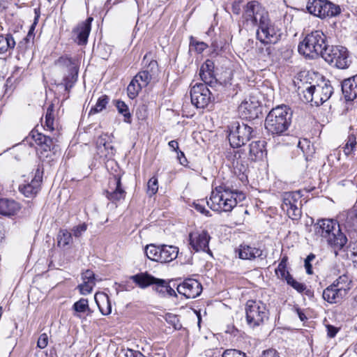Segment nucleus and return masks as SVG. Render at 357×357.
Returning <instances> with one entry per match:
<instances>
[{
  "mask_svg": "<svg viewBox=\"0 0 357 357\" xmlns=\"http://www.w3.org/2000/svg\"><path fill=\"white\" fill-rule=\"evenodd\" d=\"M215 65L213 61L206 59L201 66L199 69V76L201 79L206 85H208L211 88L221 86V84L218 82L214 75Z\"/></svg>",
  "mask_w": 357,
  "mask_h": 357,
  "instance_id": "obj_19",
  "label": "nucleus"
},
{
  "mask_svg": "<svg viewBox=\"0 0 357 357\" xmlns=\"http://www.w3.org/2000/svg\"><path fill=\"white\" fill-rule=\"evenodd\" d=\"M35 11H36V13H36V10H35ZM38 17H39V15L36 14V16L35 20H34V22L31 26V27L29 29V31L28 32V36H33L34 37L33 31H34V29H35V26L37 24V21L38 20Z\"/></svg>",
  "mask_w": 357,
  "mask_h": 357,
  "instance_id": "obj_63",
  "label": "nucleus"
},
{
  "mask_svg": "<svg viewBox=\"0 0 357 357\" xmlns=\"http://www.w3.org/2000/svg\"><path fill=\"white\" fill-rule=\"evenodd\" d=\"M125 357H146L140 351L131 349H123Z\"/></svg>",
  "mask_w": 357,
  "mask_h": 357,
  "instance_id": "obj_54",
  "label": "nucleus"
},
{
  "mask_svg": "<svg viewBox=\"0 0 357 357\" xmlns=\"http://www.w3.org/2000/svg\"><path fill=\"white\" fill-rule=\"evenodd\" d=\"M20 204L13 199H0V214L4 216H13L20 210Z\"/></svg>",
  "mask_w": 357,
  "mask_h": 357,
  "instance_id": "obj_26",
  "label": "nucleus"
},
{
  "mask_svg": "<svg viewBox=\"0 0 357 357\" xmlns=\"http://www.w3.org/2000/svg\"><path fill=\"white\" fill-rule=\"evenodd\" d=\"M193 206H194V208H195V210H197L202 214H203L207 217H209L211 215L210 211L205 208V206L203 204V201H201V202L198 201V202H194Z\"/></svg>",
  "mask_w": 357,
  "mask_h": 357,
  "instance_id": "obj_53",
  "label": "nucleus"
},
{
  "mask_svg": "<svg viewBox=\"0 0 357 357\" xmlns=\"http://www.w3.org/2000/svg\"><path fill=\"white\" fill-rule=\"evenodd\" d=\"M144 252L148 259L151 261L160 263L161 245H155V244L147 245L144 248Z\"/></svg>",
  "mask_w": 357,
  "mask_h": 357,
  "instance_id": "obj_32",
  "label": "nucleus"
},
{
  "mask_svg": "<svg viewBox=\"0 0 357 357\" xmlns=\"http://www.w3.org/2000/svg\"><path fill=\"white\" fill-rule=\"evenodd\" d=\"M280 267V266H278V268L275 269V273L279 279L287 281V280L289 279V277H291L292 275L287 270V266H283V268Z\"/></svg>",
  "mask_w": 357,
  "mask_h": 357,
  "instance_id": "obj_51",
  "label": "nucleus"
},
{
  "mask_svg": "<svg viewBox=\"0 0 357 357\" xmlns=\"http://www.w3.org/2000/svg\"><path fill=\"white\" fill-rule=\"evenodd\" d=\"M327 335L330 337H334L338 332V329L331 325H327Z\"/></svg>",
  "mask_w": 357,
  "mask_h": 357,
  "instance_id": "obj_60",
  "label": "nucleus"
},
{
  "mask_svg": "<svg viewBox=\"0 0 357 357\" xmlns=\"http://www.w3.org/2000/svg\"><path fill=\"white\" fill-rule=\"evenodd\" d=\"M264 141L252 142L248 148L250 159L252 161L261 160L266 155Z\"/></svg>",
  "mask_w": 357,
  "mask_h": 357,
  "instance_id": "obj_28",
  "label": "nucleus"
},
{
  "mask_svg": "<svg viewBox=\"0 0 357 357\" xmlns=\"http://www.w3.org/2000/svg\"><path fill=\"white\" fill-rule=\"evenodd\" d=\"M28 138H31L44 151H51L54 146V139L47 137L36 130H32Z\"/></svg>",
  "mask_w": 357,
  "mask_h": 357,
  "instance_id": "obj_24",
  "label": "nucleus"
},
{
  "mask_svg": "<svg viewBox=\"0 0 357 357\" xmlns=\"http://www.w3.org/2000/svg\"><path fill=\"white\" fill-rule=\"evenodd\" d=\"M43 174V171L38 167L36 169L34 177L32 178L31 181L27 184L20 185L19 186V191L26 197H35L41 188Z\"/></svg>",
  "mask_w": 357,
  "mask_h": 357,
  "instance_id": "obj_14",
  "label": "nucleus"
},
{
  "mask_svg": "<svg viewBox=\"0 0 357 357\" xmlns=\"http://www.w3.org/2000/svg\"><path fill=\"white\" fill-rule=\"evenodd\" d=\"M247 155V153L245 150V149H240L238 150H234L233 152L230 153L229 158L231 160L232 162H241L244 160L245 156Z\"/></svg>",
  "mask_w": 357,
  "mask_h": 357,
  "instance_id": "obj_47",
  "label": "nucleus"
},
{
  "mask_svg": "<svg viewBox=\"0 0 357 357\" xmlns=\"http://www.w3.org/2000/svg\"><path fill=\"white\" fill-rule=\"evenodd\" d=\"M130 279L141 289H146L149 286L153 285L156 281V278L146 271L132 275L130 277Z\"/></svg>",
  "mask_w": 357,
  "mask_h": 357,
  "instance_id": "obj_27",
  "label": "nucleus"
},
{
  "mask_svg": "<svg viewBox=\"0 0 357 357\" xmlns=\"http://www.w3.org/2000/svg\"><path fill=\"white\" fill-rule=\"evenodd\" d=\"M236 252L241 259L253 260L256 258L264 259L266 257H263L264 252L261 249L245 244L241 245Z\"/></svg>",
  "mask_w": 357,
  "mask_h": 357,
  "instance_id": "obj_23",
  "label": "nucleus"
},
{
  "mask_svg": "<svg viewBox=\"0 0 357 357\" xmlns=\"http://www.w3.org/2000/svg\"><path fill=\"white\" fill-rule=\"evenodd\" d=\"M301 195L299 191L284 192L282 195L281 208L286 212L289 218L293 220H298L302 215L301 208Z\"/></svg>",
  "mask_w": 357,
  "mask_h": 357,
  "instance_id": "obj_10",
  "label": "nucleus"
},
{
  "mask_svg": "<svg viewBox=\"0 0 357 357\" xmlns=\"http://www.w3.org/2000/svg\"><path fill=\"white\" fill-rule=\"evenodd\" d=\"M73 309L78 313H84L88 312V314H89L91 312L88 300L83 298H80L73 304Z\"/></svg>",
  "mask_w": 357,
  "mask_h": 357,
  "instance_id": "obj_40",
  "label": "nucleus"
},
{
  "mask_svg": "<svg viewBox=\"0 0 357 357\" xmlns=\"http://www.w3.org/2000/svg\"><path fill=\"white\" fill-rule=\"evenodd\" d=\"M190 44L195 45L197 52L199 53H202L208 47V45L204 42H190Z\"/></svg>",
  "mask_w": 357,
  "mask_h": 357,
  "instance_id": "obj_57",
  "label": "nucleus"
},
{
  "mask_svg": "<svg viewBox=\"0 0 357 357\" xmlns=\"http://www.w3.org/2000/svg\"><path fill=\"white\" fill-rule=\"evenodd\" d=\"M333 93L330 82L323 84L310 85L303 91L304 101L311 102L312 105L319 106L327 101Z\"/></svg>",
  "mask_w": 357,
  "mask_h": 357,
  "instance_id": "obj_7",
  "label": "nucleus"
},
{
  "mask_svg": "<svg viewBox=\"0 0 357 357\" xmlns=\"http://www.w3.org/2000/svg\"><path fill=\"white\" fill-rule=\"evenodd\" d=\"M48 343V336L46 333H42L38 340L37 345L39 348L43 349L47 347Z\"/></svg>",
  "mask_w": 357,
  "mask_h": 357,
  "instance_id": "obj_56",
  "label": "nucleus"
},
{
  "mask_svg": "<svg viewBox=\"0 0 357 357\" xmlns=\"http://www.w3.org/2000/svg\"><path fill=\"white\" fill-rule=\"evenodd\" d=\"M342 226L351 238L357 237V210H351L340 216Z\"/></svg>",
  "mask_w": 357,
  "mask_h": 357,
  "instance_id": "obj_18",
  "label": "nucleus"
},
{
  "mask_svg": "<svg viewBox=\"0 0 357 357\" xmlns=\"http://www.w3.org/2000/svg\"><path fill=\"white\" fill-rule=\"evenodd\" d=\"M324 0H308L306 8L307 11L316 17H319V12L321 10Z\"/></svg>",
  "mask_w": 357,
  "mask_h": 357,
  "instance_id": "obj_37",
  "label": "nucleus"
},
{
  "mask_svg": "<svg viewBox=\"0 0 357 357\" xmlns=\"http://www.w3.org/2000/svg\"><path fill=\"white\" fill-rule=\"evenodd\" d=\"M261 357H279L275 349H268L263 352Z\"/></svg>",
  "mask_w": 357,
  "mask_h": 357,
  "instance_id": "obj_61",
  "label": "nucleus"
},
{
  "mask_svg": "<svg viewBox=\"0 0 357 357\" xmlns=\"http://www.w3.org/2000/svg\"><path fill=\"white\" fill-rule=\"evenodd\" d=\"M331 284H335V288H338L342 291H346V294H348L349 290L351 287V279L347 274L340 275Z\"/></svg>",
  "mask_w": 357,
  "mask_h": 357,
  "instance_id": "obj_33",
  "label": "nucleus"
},
{
  "mask_svg": "<svg viewBox=\"0 0 357 357\" xmlns=\"http://www.w3.org/2000/svg\"><path fill=\"white\" fill-rule=\"evenodd\" d=\"M82 279L84 281H95V275L92 271L86 270L84 273H82Z\"/></svg>",
  "mask_w": 357,
  "mask_h": 357,
  "instance_id": "obj_58",
  "label": "nucleus"
},
{
  "mask_svg": "<svg viewBox=\"0 0 357 357\" xmlns=\"http://www.w3.org/2000/svg\"><path fill=\"white\" fill-rule=\"evenodd\" d=\"M326 38V35L321 31H312L300 42L298 47V52L311 59L321 57L324 51L328 46Z\"/></svg>",
  "mask_w": 357,
  "mask_h": 357,
  "instance_id": "obj_4",
  "label": "nucleus"
},
{
  "mask_svg": "<svg viewBox=\"0 0 357 357\" xmlns=\"http://www.w3.org/2000/svg\"><path fill=\"white\" fill-rule=\"evenodd\" d=\"M105 193L107 198L113 203L125 198L126 192L122 188L120 176H114L109 178L108 189Z\"/></svg>",
  "mask_w": 357,
  "mask_h": 357,
  "instance_id": "obj_16",
  "label": "nucleus"
},
{
  "mask_svg": "<svg viewBox=\"0 0 357 357\" xmlns=\"http://www.w3.org/2000/svg\"><path fill=\"white\" fill-rule=\"evenodd\" d=\"M92 17L87 18L85 21L77 24L73 30V35L75 41L79 45H84L87 43L88 38L91 29Z\"/></svg>",
  "mask_w": 357,
  "mask_h": 357,
  "instance_id": "obj_21",
  "label": "nucleus"
},
{
  "mask_svg": "<svg viewBox=\"0 0 357 357\" xmlns=\"http://www.w3.org/2000/svg\"><path fill=\"white\" fill-rule=\"evenodd\" d=\"M252 131V128L244 123H235L230 129L228 135L231 146L238 149L244 146L250 139Z\"/></svg>",
  "mask_w": 357,
  "mask_h": 357,
  "instance_id": "obj_11",
  "label": "nucleus"
},
{
  "mask_svg": "<svg viewBox=\"0 0 357 357\" xmlns=\"http://www.w3.org/2000/svg\"><path fill=\"white\" fill-rule=\"evenodd\" d=\"M245 311L246 321L250 328L263 325L268 319V310L266 305L259 301H248Z\"/></svg>",
  "mask_w": 357,
  "mask_h": 357,
  "instance_id": "obj_5",
  "label": "nucleus"
},
{
  "mask_svg": "<svg viewBox=\"0 0 357 357\" xmlns=\"http://www.w3.org/2000/svg\"><path fill=\"white\" fill-rule=\"evenodd\" d=\"M109 98L106 95L101 96L97 100L96 105L91 107L89 114H94L102 112L104 109L106 108L107 105L108 104Z\"/></svg>",
  "mask_w": 357,
  "mask_h": 357,
  "instance_id": "obj_36",
  "label": "nucleus"
},
{
  "mask_svg": "<svg viewBox=\"0 0 357 357\" xmlns=\"http://www.w3.org/2000/svg\"><path fill=\"white\" fill-rule=\"evenodd\" d=\"M115 105L118 112L124 116V121L130 123L131 116L128 105L123 101L120 100L116 101Z\"/></svg>",
  "mask_w": 357,
  "mask_h": 357,
  "instance_id": "obj_41",
  "label": "nucleus"
},
{
  "mask_svg": "<svg viewBox=\"0 0 357 357\" xmlns=\"http://www.w3.org/2000/svg\"><path fill=\"white\" fill-rule=\"evenodd\" d=\"M103 304H100L97 299V294L95 296L96 302L98 306L100 312L103 315H108L112 312V306L109 297L106 294L100 295Z\"/></svg>",
  "mask_w": 357,
  "mask_h": 357,
  "instance_id": "obj_34",
  "label": "nucleus"
},
{
  "mask_svg": "<svg viewBox=\"0 0 357 357\" xmlns=\"http://www.w3.org/2000/svg\"><path fill=\"white\" fill-rule=\"evenodd\" d=\"M268 17V13L257 1L248 2L243 8V24L247 26L256 27Z\"/></svg>",
  "mask_w": 357,
  "mask_h": 357,
  "instance_id": "obj_8",
  "label": "nucleus"
},
{
  "mask_svg": "<svg viewBox=\"0 0 357 357\" xmlns=\"http://www.w3.org/2000/svg\"><path fill=\"white\" fill-rule=\"evenodd\" d=\"M169 147L176 152L178 151V143L176 140H172L169 142Z\"/></svg>",
  "mask_w": 357,
  "mask_h": 357,
  "instance_id": "obj_64",
  "label": "nucleus"
},
{
  "mask_svg": "<svg viewBox=\"0 0 357 357\" xmlns=\"http://www.w3.org/2000/svg\"><path fill=\"white\" fill-rule=\"evenodd\" d=\"M57 238L59 245L64 247L72 241V234L67 230H60Z\"/></svg>",
  "mask_w": 357,
  "mask_h": 357,
  "instance_id": "obj_43",
  "label": "nucleus"
},
{
  "mask_svg": "<svg viewBox=\"0 0 357 357\" xmlns=\"http://www.w3.org/2000/svg\"><path fill=\"white\" fill-rule=\"evenodd\" d=\"M15 41L12 34L0 35V54H3L10 50H13Z\"/></svg>",
  "mask_w": 357,
  "mask_h": 357,
  "instance_id": "obj_31",
  "label": "nucleus"
},
{
  "mask_svg": "<svg viewBox=\"0 0 357 357\" xmlns=\"http://www.w3.org/2000/svg\"><path fill=\"white\" fill-rule=\"evenodd\" d=\"M213 93L203 83H197L190 89L191 102L197 108H204L211 101Z\"/></svg>",
  "mask_w": 357,
  "mask_h": 357,
  "instance_id": "obj_13",
  "label": "nucleus"
},
{
  "mask_svg": "<svg viewBox=\"0 0 357 357\" xmlns=\"http://www.w3.org/2000/svg\"><path fill=\"white\" fill-rule=\"evenodd\" d=\"M286 282L288 285L291 286L299 293H302L306 289L305 284L297 282L292 276L289 277V279H287Z\"/></svg>",
  "mask_w": 357,
  "mask_h": 357,
  "instance_id": "obj_49",
  "label": "nucleus"
},
{
  "mask_svg": "<svg viewBox=\"0 0 357 357\" xmlns=\"http://www.w3.org/2000/svg\"><path fill=\"white\" fill-rule=\"evenodd\" d=\"M143 87L139 82H137V79H132L127 87L128 96L130 99L136 98L139 91Z\"/></svg>",
  "mask_w": 357,
  "mask_h": 357,
  "instance_id": "obj_38",
  "label": "nucleus"
},
{
  "mask_svg": "<svg viewBox=\"0 0 357 357\" xmlns=\"http://www.w3.org/2000/svg\"><path fill=\"white\" fill-rule=\"evenodd\" d=\"M341 9L339 6L335 5L328 0H324L321 10L319 12V17L326 18L334 17L340 13Z\"/></svg>",
  "mask_w": 357,
  "mask_h": 357,
  "instance_id": "obj_30",
  "label": "nucleus"
},
{
  "mask_svg": "<svg viewBox=\"0 0 357 357\" xmlns=\"http://www.w3.org/2000/svg\"><path fill=\"white\" fill-rule=\"evenodd\" d=\"M238 112L241 118L245 119H255L261 114V107L259 101L256 100H245L238 107Z\"/></svg>",
  "mask_w": 357,
  "mask_h": 357,
  "instance_id": "obj_15",
  "label": "nucleus"
},
{
  "mask_svg": "<svg viewBox=\"0 0 357 357\" xmlns=\"http://www.w3.org/2000/svg\"><path fill=\"white\" fill-rule=\"evenodd\" d=\"M314 230L317 235L326 240L328 244L334 249L335 255L347 243V238L342 231L340 224L335 220H319L314 225Z\"/></svg>",
  "mask_w": 357,
  "mask_h": 357,
  "instance_id": "obj_2",
  "label": "nucleus"
},
{
  "mask_svg": "<svg viewBox=\"0 0 357 357\" xmlns=\"http://www.w3.org/2000/svg\"><path fill=\"white\" fill-rule=\"evenodd\" d=\"M242 192L231 190L225 185H220L213 190L207 205L214 211L230 212L236 206L238 201L245 199Z\"/></svg>",
  "mask_w": 357,
  "mask_h": 357,
  "instance_id": "obj_1",
  "label": "nucleus"
},
{
  "mask_svg": "<svg viewBox=\"0 0 357 357\" xmlns=\"http://www.w3.org/2000/svg\"><path fill=\"white\" fill-rule=\"evenodd\" d=\"M55 65L61 70L67 71L68 73L63 78L61 84L64 86L66 91H69L77 80L78 67L72 59L63 56L56 60Z\"/></svg>",
  "mask_w": 357,
  "mask_h": 357,
  "instance_id": "obj_12",
  "label": "nucleus"
},
{
  "mask_svg": "<svg viewBox=\"0 0 357 357\" xmlns=\"http://www.w3.org/2000/svg\"><path fill=\"white\" fill-rule=\"evenodd\" d=\"M221 357H247L246 354L237 349H227L221 355Z\"/></svg>",
  "mask_w": 357,
  "mask_h": 357,
  "instance_id": "obj_52",
  "label": "nucleus"
},
{
  "mask_svg": "<svg viewBox=\"0 0 357 357\" xmlns=\"http://www.w3.org/2000/svg\"><path fill=\"white\" fill-rule=\"evenodd\" d=\"M176 289L178 294L186 298H195L202 293V287L197 280L188 278L178 284Z\"/></svg>",
  "mask_w": 357,
  "mask_h": 357,
  "instance_id": "obj_17",
  "label": "nucleus"
},
{
  "mask_svg": "<svg viewBox=\"0 0 357 357\" xmlns=\"http://www.w3.org/2000/svg\"><path fill=\"white\" fill-rule=\"evenodd\" d=\"M133 79H137V82H139L142 87H145L151 80L152 76L148 70H143L137 73Z\"/></svg>",
  "mask_w": 357,
  "mask_h": 357,
  "instance_id": "obj_42",
  "label": "nucleus"
},
{
  "mask_svg": "<svg viewBox=\"0 0 357 357\" xmlns=\"http://www.w3.org/2000/svg\"><path fill=\"white\" fill-rule=\"evenodd\" d=\"M95 284V281L86 280L84 281L82 284L78 285V289L81 294L86 295L92 291L93 287Z\"/></svg>",
  "mask_w": 357,
  "mask_h": 357,
  "instance_id": "obj_46",
  "label": "nucleus"
},
{
  "mask_svg": "<svg viewBox=\"0 0 357 357\" xmlns=\"http://www.w3.org/2000/svg\"><path fill=\"white\" fill-rule=\"evenodd\" d=\"M357 145L356 138L354 135H349L346 140V144L343 146V151L346 155H351Z\"/></svg>",
  "mask_w": 357,
  "mask_h": 357,
  "instance_id": "obj_39",
  "label": "nucleus"
},
{
  "mask_svg": "<svg viewBox=\"0 0 357 357\" xmlns=\"http://www.w3.org/2000/svg\"><path fill=\"white\" fill-rule=\"evenodd\" d=\"M54 105L53 103L50 104L47 109L45 114V128L47 130L52 131L54 130Z\"/></svg>",
  "mask_w": 357,
  "mask_h": 357,
  "instance_id": "obj_35",
  "label": "nucleus"
},
{
  "mask_svg": "<svg viewBox=\"0 0 357 357\" xmlns=\"http://www.w3.org/2000/svg\"><path fill=\"white\" fill-rule=\"evenodd\" d=\"M158 190V178L155 176L151 177L147 183V193L150 197L156 194Z\"/></svg>",
  "mask_w": 357,
  "mask_h": 357,
  "instance_id": "obj_48",
  "label": "nucleus"
},
{
  "mask_svg": "<svg viewBox=\"0 0 357 357\" xmlns=\"http://www.w3.org/2000/svg\"><path fill=\"white\" fill-rule=\"evenodd\" d=\"M179 249L174 245H161L160 263L172 261L178 255Z\"/></svg>",
  "mask_w": 357,
  "mask_h": 357,
  "instance_id": "obj_29",
  "label": "nucleus"
},
{
  "mask_svg": "<svg viewBox=\"0 0 357 357\" xmlns=\"http://www.w3.org/2000/svg\"><path fill=\"white\" fill-rule=\"evenodd\" d=\"M168 283L163 279L156 278L153 289L160 294L162 296H166Z\"/></svg>",
  "mask_w": 357,
  "mask_h": 357,
  "instance_id": "obj_45",
  "label": "nucleus"
},
{
  "mask_svg": "<svg viewBox=\"0 0 357 357\" xmlns=\"http://www.w3.org/2000/svg\"><path fill=\"white\" fill-rule=\"evenodd\" d=\"M347 295L346 291H342V290L340 291V289L335 288V284H331L324 290L322 296L329 303H337Z\"/></svg>",
  "mask_w": 357,
  "mask_h": 357,
  "instance_id": "obj_25",
  "label": "nucleus"
},
{
  "mask_svg": "<svg viewBox=\"0 0 357 357\" xmlns=\"http://www.w3.org/2000/svg\"><path fill=\"white\" fill-rule=\"evenodd\" d=\"M331 66L339 69H347L351 64L349 52L341 45H328L321 56Z\"/></svg>",
  "mask_w": 357,
  "mask_h": 357,
  "instance_id": "obj_6",
  "label": "nucleus"
},
{
  "mask_svg": "<svg viewBox=\"0 0 357 357\" xmlns=\"http://www.w3.org/2000/svg\"><path fill=\"white\" fill-rule=\"evenodd\" d=\"M87 229V225L85 223L81 224L75 227L73 229V234L75 237H79Z\"/></svg>",
  "mask_w": 357,
  "mask_h": 357,
  "instance_id": "obj_55",
  "label": "nucleus"
},
{
  "mask_svg": "<svg viewBox=\"0 0 357 357\" xmlns=\"http://www.w3.org/2000/svg\"><path fill=\"white\" fill-rule=\"evenodd\" d=\"M292 117V112L286 105L278 106L272 109L265 120V128L272 135H281L289 128Z\"/></svg>",
  "mask_w": 357,
  "mask_h": 357,
  "instance_id": "obj_3",
  "label": "nucleus"
},
{
  "mask_svg": "<svg viewBox=\"0 0 357 357\" xmlns=\"http://www.w3.org/2000/svg\"><path fill=\"white\" fill-rule=\"evenodd\" d=\"M107 137L108 136L107 135H100L97 139V145L98 146H102L104 149H107V144H108L107 142Z\"/></svg>",
  "mask_w": 357,
  "mask_h": 357,
  "instance_id": "obj_59",
  "label": "nucleus"
},
{
  "mask_svg": "<svg viewBox=\"0 0 357 357\" xmlns=\"http://www.w3.org/2000/svg\"><path fill=\"white\" fill-rule=\"evenodd\" d=\"M351 256L353 257V262L357 265V240L353 244Z\"/></svg>",
  "mask_w": 357,
  "mask_h": 357,
  "instance_id": "obj_62",
  "label": "nucleus"
},
{
  "mask_svg": "<svg viewBox=\"0 0 357 357\" xmlns=\"http://www.w3.org/2000/svg\"><path fill=\"white\" fill-rule=\"evenodd\" d=\"M342 91L346 101L357 98V75L342 81Z\"/></svg>",
  "mask_w": 357,
  "mask_h": 357,
  "instance_id": "obj_22",
  "label": "nucleus"
},
{
  "mask_svg": "<svg viewBox=\"0 0 357 357\" xmlns=\"http://www.w3.org/2000/svg\"><path fill=\"white\" fill-rule=\"evenodd\" d=\"M165 319L169 325L172 326L175 330H180L182 328L179 318L176 314L167 313L165 315Z\"/></svg>",
  "mask_w": 357,
  "mask_h": 357,
  "instance_id": "obj_44",
  "label": "nucleus"
},
{
  "mask_svg": "<svg viewBox=\"0 0 357 357\" xmlns=\"http://www.w3.org/2000/svg\"><path fill=\"white\" fill-rule=\"evenodd\" d=\"M232 166L236 174L240 176L241 174L245 175L247 171V164L244 160L241 162H232Z\"/></svg>",
  "mask_w": 357,
  "mask_h": 357,
  "instance_id": "obj_50",
  "label": "nucleus"
},
{
  "mask_svg": "<svg viewBox=\"0 0 357 357\" xmlns=\"http://www.w3.org/2000/svg\"><path fill=\"white\" fill-rule=\"evenodd\" d=\"M256 37L264 45L275 44L281 38V31L270 20L269 17L257 26Z\"/></svg>",
  "mask_w": 357,
  "mask_h": 357,
  "instance_id": "obj_9",
  "label": "nucleus"
},
{
  "mask_svg": "<svg viewBox=\"0 0 357 357\" xmlns=\"http://www.w3.org/2000/svg\"><path fill=\"white\" fill-rule=\"evenodd\" d=\"M210 236L206 231H195L189 234V241L191 248L195 251H210L208 243Z\"/></svg>",
  "mask_w": 357,
  "mask_h": 357,
  "instance_id": "obj_20",
  "label": "nucleus"
}]
</instances>
